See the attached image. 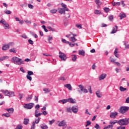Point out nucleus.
Instances as JSON below:
<instances>
[{"label": "nucleus", "mask_w": 129, "mask_h": 129, "mask_svg": "<svg viewBox=\"0 0 129 129\" xmlns=\"http://www.w3.org/2000/svg\"><path fill=\"white\" fill-rule=\"evenodd\" d=\"M11 61L16 65H22L24 64V60L17 56L13 57L11 59Z\"/></svg>", "instance_id": "obj_1"}, {"label": "nucleus", "mask_w": 129, "mask_h": 129, "mask_svg": "<svg viewBox=\"0 0 129 129\" xmlns=\"http://www.w3.org/2000/svg\"><path fill=\"white\" fill-rule=\"evenodd\" d=\"M61 6L63 8L58 9V12L60 15H64L65 12H69V9L66 7V5L64 3H61Z\"/></svg>", "instance_id": "obj_2"}, {"label": "nucleus", "mask_w": 129, "mask_h": 129, "mask_svg": "<svg viewBox=\"0 0 129 129\" xmlns=\"http://www.w3.org/2000/svg\"><path fill=\"white\" fill-rule=\"evenodd\" d=\"M118 123L121 126L127 125V124H129V118L121 119L118 120Z\"/></svg>", "instance_id": "obj_3"}, {"label": "nucleus", "mask_w": 129, "mask_h": 129, "mask_svg": "<svg viewBox=\"0 0 129 129\" xmlns=\"http://www.w3.org/2000/svg\"><path fill=\"white\" fill-rule=\"evenodd\" d=\"M129 107L126 106H121L120 109H119L118 111L120 113H125L128 110Z\"/></svg>", "instance_id": "obj_4"}, {"label": "nucleus", "mask_w": 129, "mask_h": 129, "mask_svg": "<svg viewBox=\"0 0 129 129\" xmlns=\"http://www.w3.org/2000/svg\"><path fill=\"white\" fill-rule=\"evenodd\" d=\"M59 57L61 59V61H66V59H67V57L66 56V54L65 53L59 51Z\"/></svg>", "instance_id": "obj_5"}, {"label": "nucleus", "mask_w": 129, "mask_h": 129, "mask_svg": "<svg viewBox=\"0 0 129 129\" xmlns=\"http://www.w3.org/2000/svg\"><path fill=\"white\" fill-rule=\"evenodd\" d=\"M35 104L34 103H30L28 104H25L24 105V108H26V109H32L34 107Z\"/></svg>", "instance_id": "obj_6"}, {"label": "nucleus", "mask_w": 129, "mask_h": 129, "mask_svg": "<svg viewBox=\"0 0 129 129\" xmlns=\"http://www.w3.org/2000/svg\"><path fill=\"white\" fill-rule=\"evenodd\" d=\"M79 87L80 88L81 91H82L83 92H84V93H88V91L87 90V89L84 88V87H83V85H79Z\"/></svg>", "instance_id": "obj_7"}, {"label": "nucleus", "mask_w": 129, "mask_h": 129, "mask_svg": "<svg viewBox=\"0 0 129 129\" xmlns=\"http://www.w3.org/2000/svg\"><path fill=\"white\" fill-rule=\"evenodd\" d=\"M72 111L74 112V113H77L78 112V107L77 106H73L72 107Z\"/></svg>", "instance_id": "obj_8"}, {"label": "nucleus", "mask_w": 129, "mask_h": 129, "mask_svg": "<svg viewBox=\"0 0 129 129\" xmlns=\"http://www.w3.org/2000/svg\"><path fill=\"white\" fill-rule=\"evenodd\" d=\"M96 95L98 98H101L102 97V93L100 91V90H98L96 92Z\"/></svg>", "instance_id": "obj_9"}, {"label": "nucleus", "mask_w": 129, "mask_h": 129, "mask_svg": "<svg viewBox=\"0 0 129 129\" xmlns=\"http://www.w3.org/2000/svg\"><path fill=\"white\" fill-rule=\"evenodd\" d=\"M118 113L116 112H112L110 114V117L111 118H115L117 115Z\"/></svg>", "instance_id": "obj_10"}, {"label": "nucleus", "mask_w": 129, "mask_h": 129, "mask_svg": "<svg viewBox=\"0 0 129 129\" xmlns=\"http://www.w3.org/2000/svg\"><path fill=\"white\" fill-rule=\"evenodd\" d=\"M10 49V45L8 44L4 45L2 47V50L3 51H7Z\"/></svg>", "instance_id": "obj_11"}, {"label": "nucleus", "mask_w": 129, "mask_h": 129, "mask_svg": "<svg viewBox=\"0 0 129 129\" xmlns=\"http://www.w3.org/2000/svg\"><path fill=\"white\" fill-rule=\"evenodd\" d=\"M117 26H115V27H113L112 32H111V34H115V33H116L117 32V29H118Z\"/></svg>", "instance_id": "obj_12"}, {"label": "nucleus", "mask_w": 129, "mask_h": 129, "mask_svg": "<svg viewBox=\"0 0 129 129\" xmlns=\"http://www.w3.org/2000/svg\"><path fill=\"white\" fill-rule=\"evenodd\" d=\"M1 92H2L6 96H9L10 93V92L8 90L5 91L4 90H1Z\"/></svg>", "instance_id": "obj_13"}, {"label": "nucleus", "mask_w": 129, "mask_h": 129, "mask_svg": "<svg viewBox=\"0 0 129 129\" xmlns=\"http://www.w3.org/2000/svg\"><path fill=\"white\" fill-rule=\"evenodd\" d=\"M68 102H70V103H76V100L73 99L72 98H70L68 99Z\"/></svg>", "instance_id": "obj_14"}, {"label": "nucleus", "mask_w": 129, "mask_h": 129, "mask_svg": "<svg viewBox=\"0 0 129 129\" xmlns=\"http://www.w3.org/2000/svg\"><path fill=\"white\" fill-rule=\"evenodd\" d=\"M95 2L96 5L98 6H97L98 9L99 8V7H100V6H101V5H102V3L100 2V0H95Z\"/></svg>", "instance_id": "obj_15"}, {"label": "nucleus", "mask_w": 129, "mask_h": 129, "mask_svg": "<svg viewBox=\"0 0 129 129\" xmlns=\"http://www.w3.org/2000/svg\"><path fill=\"white\" fill-rule=\"evenodd\" d=\"M66 124V122H65V120H63L58 123V126H64Z\"/></svg>", "instance_id": "obj_16"}, {"label": "nucleus", "mask_w": 129, "mask_h": 129, "mask_svg": "<svg viewBox=\"0 0 129 129\" xmlns=\"http://www.w3.org/2000/svg\"><path fill=\"white\" fill-rule=\"evenodd\" d=\"M66 112L71 113L72 112V108L68 107L66 108Z\"/></svg>", "instance_id": "obj_17"}, {"label": "nucleus", "mask_w": 129, "mask_h": 129, "mask_svg": "<svg viewBox=\"0 0 129 129\" xmlns=\"http://www.w3.org/2000/svg\"><path fill=\"white\" fill-rule=\"evenodd\" d=\"M106 77V74H102L99 77V80H103Z\"/></svg>", "instance_id": "obj_18"}, {"label": "nucleus", "mask_w": 129, "mask_h": 129, "mask_svg": "<svg viewBox=\"0 0 129 129\" xmlns=\"http://www.w3.org/2000/svg\"><path fill=\"white\" fill-rule=\"evenodd\" d=\"M79 54L82 56H85V51L84 50H79Z\"/></svg>", "instance_id": "obj_19"}, {"label": "nucleus", "mask_w": 129, "mask_h": 129, "mask_svg": "<svg viewBox=\"0 0 129 129\" xmlns=\"http://www.w3.org/2000/svg\"><path fill=\"white\" fill-rule=\"evenodd\" d=\"M64 87H67L69 89V90H72V87L70 84H68L64 85Z\"/></svg>", "instance_id": "obj_20"}, {"label": "nucleus", "mask_w": 129, "mask_h": 129, "mask_svg": "<svg viewBox=\"0 0 129 129\" xmlns=\"http://www.w3.org/2000/svg\"><path fill=\"white\" fill-rule=\"evenodd\" d=\"M6 110L9 113H14V111L15 109H14V108H11L6 109Z\"/></svg>", "instance_id": "obj_21"}, {"label": "nucleus", "mask_w": 129, "mask_h": 129, "mask_svg": "<svg viewBox=\"0 0 129 129\" xmlns=\"http://www.w3.org/2000/svg\"><path fill=\"white\" fill-rule=\"evenodd\" d=\"M9 58V56H4L3 57H0V62L2 61H5V60H7Z\"/></svg>", "instance_id": "obj_22"}, {"label": "nucleus", "mask_w": 129, "mask_h": 129, "mask_svg": "<svg viewBox=\"0 0 129 129\" xmlns=\"http://www.w3.org/2000/svg\"><path fill=\"white\" fill-rule=\"evenodd\" d=\"M117 48H116L114 52V55L115 56V57L118 58L119 57V54H117Z\"/></svg>", "instance_id": "obj_23"}, {"label": "nucleus", "mask_w": 129, "mask_h": 129, "mask_svg": "<svg viewBox=\"0 0 129 129\" xmlns=\"http://www.w3.org/2000/svg\"><path fill=\"white\" fill-rule=\"evenodd\" d=\"M9 51L10 53H14V54H16L17 53V50L15 48H12L9 50Z\"/></svg>", "instance_id": "obj_24"}, {"label": "nucleus", "mask_w": 129, "mask_h": 129, "mask_svg": "<svg viewBox=\"0 0 129 129\" xmlns=\"http://www.w3.org/2000/svg\"><path fill=\"white\" fill-rule=\"evenodd\" d=\"M72 61H73V62H75V61H76V60L77 59V56H76V55H75V54L72 55Z\"/></svg>", "instance_id": "obj_25"}, {"label": "nucleus", "mask_w": 129, "mask_h": 129, "mask_svg": "<svg viewBox=\"0 0 129 129\" xmlns=\"http://www.w3.org/2000/svg\"><path fill=\"white\" fill-rule=\"evenodd\" d=\"M63 15L66 19H69V18H70V14L69 13H66V12H64Z\"/></svg>", "instance_id": "obj_26"}, {"label": "nucleus", "mask_w": 129, "mask_h": 129, "mask_svg": "<svg viewBox=\"0 0 129 129\" xmlns=\"http://www.w3.org/2000/svg\"><path fill=\"white\" fill-rule=\"evenodd\" d=\"M109 123L110 124H112V125H113L115 124V123H118V121H117V120H115L114 121H110Z\"/></svg>", "instance_id": "obj_27"}, {"label": "nucleus", "mask_w": 129, "mask_h": 129, "mask_svg": "<svg viewBox=\"0 0 129 129\" xmlns=\"http://www.w3.org/2000/svg\"><path fill=\"white\" fill-rule=\"evenodd\" d=\"M94 14L95 15H101V11L100 10H96L94 11Z\"/></svg>", "instance_id": "obj_28"}, {"label": "nucleus", "mask_w": 129, "mask_h": 129, "mask_svg": "<svg viewBox=\"0 0 129 129\" xmlns=\"http://www.w3.org/2000/svg\"><path fill=\"white\" fill-rule=\"evenodd\" d=\"M70 40H71L72 42H76V41H77V39H76V38L74 36L71 37L70 38Z\"/></svg>", "instance_id": "obj_29"}, {"label": "nucleus", "mask_w": 129, "mask_h": 129, "mask_svg": "<svg viewBox=\"0 0 129 129\" xmlns=\"http://www.w3.org/2000/svg\"><path fill=\"white\" fill-rule=\"evenodd\" d=\"M29 120H30L29 119L25 118L23 123H24L25 124V125H27V124H28V123H29Z\"/></svg>", "instance_id": "obj_30"}, {"label": "nucleus", "mask_w": 129, "mask_h": 129, "mask_svg": "<svg viewBox=\"0 0 129 129\" xmlns=\"http://www.w3.org/2000/svg\"><path fill=\"white\" fill-rule=\"evenodd\" d=\"M119 16L120 18V20H122L123 19V18H125L126 16H125V14H120Z\"/></svg>", "instance_id": "obj_31"}, {"label": "nucleus", "mask_w": 129, "mask_h": 129, "mask_svg": "<svg viewBox=\"0 0 129 129\" xmlns=\"http://www.w3.org/2000/svg\"><path fill=\"white\" fill-rule=\"evenodd\" d=\"M58 102H62L63 104H64V103H67V102H68V100L67 99L61 100L60 101H59Z\"/></svg>", "instance_id": "obj_32"}, {"label": "nucleus", "mask_w": 129, "mask_h": 129, "mask_svg": "<svg viewBox=\"0 0 129 129\" xmlns=\"http://www.w3.org/2000/svg\"><path fill=\"white\" fill-rule=\"evenodd\" d=\"M57 11L58 10L56 9H52L50 11V13H51V14H56V13H57Z\"/></svg>", "instance_id": "obj_33"}, {"label": "nucleus", "mask_w": 129, "mask_h": 129, "mask_svg": "<svg viewBox=\"0 0 129 129\" xmlns=\"http://www.w3.org/2000/svg\"><path fill=\"white\" fill-rule=\"evenodd\" d=\"M8 96L11 97H13V96H15V92H9V95Z\"/></svg>", "instance_id": "obj_34"}, {"label": "nucleus", "mask_w": 129, "mask_h": 129, "mask_svg": "<svg viewBox=\"0 0 129 129\" xmlns=\"http://www.w3.org/2000/svg\"><path fill=\"white\" fill-rule=\"evenodd\" d=\"M0 23L2 24L3 25H4V26H5V25L7 24V22H6V21L5 20H4V19H2L0 21Z\"/></svg>", "instance_id": "obj_35"}, {"label": "nucleus", "mask_w": 129, "mask_h": 129, "mask_svg": "<svg viewBox=\"0 0 129 129\" xmlns=\"http://www.w3.org/2000/svg\"><path fill=\"white\" fill-rule=\"evenodd\" d=\"M4 28L6 30L9 29V28H10V25L7 23L5 25H4Z\"/></svg>", "instance_id": "obj_36"}, {"label": "nucleus", "mask_w": 129, "mask_h": 129, "mask_svg": "<svg viewBox=\"0 0 129 129\" xmlns=\"http://www.w3.org/2000/svg\"><path fill=\"white\" fill-rule=\"evenodd\" d=\"M33 98V95H30V96H28L27 98H26V100L27 101H30L31 100V99H32Z\"/></svg>", "instance_id": "obj_37"}, {"label": "nucleus", "mask_w": 129, "mask_h": 129, "mask_svg": "<svg viewBox=\"0 0 129 129\" xmlns=\"http://www.w3.org/2000/svg\"><path fill=\"white\" fill-rule=\"evenodd\" d=\"M103 10H104L105 13H108V12H109V11H110L109 8H106V7L104 8Z\"/></svg>", "instance_id": "obj_38"}, {"label": "nucleus", "mask_w": 129, "mask_h": 129, "mask_svg": "<svg viewBox=\"0 0 129 129\" xmlns=\"http://www.w3.org/2000/svg\"><path fill=\"white\" fill-rule=\"evenodd\" d=\"M124 45L125 46V49H129V44L125 42L124 43Z\"/></svg>", "instance_id": "obj_39"}, {"label": "nucleus", "mask_w": 129, "mask_h": 129, "mask_svg": "<svg viewBox=\"0 0 129 129\" xmlns=\"http://www.w3.org/2000/svg\"><path fill=\"white\" fill-rule=\"evenodd\" d=\"M43 91H44L45 93H49L50 92V90L48 88L43 89Z\"/></svg>", "instance_id": "obj_40"}, {"label": "nucleus", "mask_w": 129, "mask_h": 129, "mask_svg": "<svg viewBox=\"0 0 129 129\" xmlns=\"http://www.w3.org/2000/svg\"><path fill=\"white\" fill-rule=\"evenodd\" d=\"M120 91H125L126 90V88H123V87H120Z\"/></svg>", "instance_id": "obj_41"}, {"label": "nucleus", "mask_w": 129, "mask_h": 129, "mask_svg": "<svg viewBox=\"0 0 129 129\" xmlns=\"http://www.w3.org/2000/svg\"><path fill=\"white\" fill-rule=\"evenodd\" d=\"M23 128V126L21 124H19L17 126L15 129H22Z\"/></svg>", "instance_id": "obj_42"}, {"label": "nucleus", "mask_w": 129, "mask_h": 129, "mask_svg": "<svg viewBox=\"0 0 129 129\" xmlns=\"http://www.w3.org/2000/svg\"><path fill=\"white\" fill-rule=\"evenodd\" d=\"M27 73L28 75H29V76H31V75H34V73L32 71H28Z\"/></svg>", "instance_id": "obj_43"}, {"label": "nucleus", "mask_w": 129, "mask_h": 129, "mask_svg": "<svg viewBox=\"0 0 129 129\" xmlns=\"http://www.w3.org/2000/svg\"><path fill=\"white\" fill-rule=\"evenodd\" d=\"M90 124H91V122L90 121H87L86 127H87V126H88V125H90Z\"/></svg>", "instance_id": "obj_44"}, {"label": "nucleus", "mask_w": 129, "mask_h": 129, "mask_svg": "<svg viewBox=\"0 0 129 129\" xmlns=\"http://www.w3.org/2000/svg\"><path fill=\"white\" fill-rule=\"evenodd\" d=\"M42 28L44 29L45 32H46V33L48 32V29H46V26L43 25L42 26Z\"/></svg>", "instance_id": "obj_45"}, {"label": "nucleus", "mask_w": 129, "mask_h": 129, "mask_svg": "<svg viewBox=\"0 0 129 129\" xmlns=\"http://www.w3.org/2000/svg\"><path fill=\"white\" fill-rule=\"evenodd\" d=\"M61 42H62V43H65V44H68L69 43V41H67L66 40L64 39H62Z\"/></svg>", "instance_id": "obj_46"}, {"label": "nucleus", "mask_w": 129, "mask_h": 129, "mask_svg": "<svg viewBox=\"0 0 129 129\" xmlns=\"http://www.w3.org/2000/svg\"><path fill=\"white\" fill-rule=\"evenodd\" d=\"M42 113H38L37 114H36L35 115V116H36V117H39V116H41V115H42Z\"/></svg>", "instance_id": "obj_47"}, {"label": "nucleus", "mask_w": 129, "mask_h": 129, "mask_svg": "<svg viewBox=\"0 0 129 129\" xmlns=\"http://www.w3.org/2000/svg\"><path fill=\"white\" fill-rule=\"evenodd\" d=\"M5 13L7 15H11V14H12V12H11V11H9V10L5 11Z\"/></svg>", "instance_id": "obj_48"}, {"label": "nucleus", "mask_w": 129, "mask_h": 129, "mask_svg": "<svg viewBox=\"0 0 129 129\" xmlns=\"http://www.w3.org/2000/svg\"><path fill=\"white\" fill-rule=\"evenodd\" d=\"M26 77L27 79H28V80H30V81H32V77L27 75Z\"/></svg>", "instance_id": "obj_49"}, {"label": "nucleus", "mask_w": 129, "mask_h": 129, "mask_svg": "<svg viewBox=\"0 0 129 129\" xmlns=\"http://www.w3.org/2000/svg\"><path fill=\"white\" fill-rule=\"evenodd\" d=\"M3 116H6V117H10V114L9 113H5V114H3L2 115Z\"/></svg>", "instance_id": "obj_50"}, {"label": "nucleus", "mask_w": 129, "mask_h": 129, "mask_svg": "<svg viewBox=\"0 0 129 129\" xmlns=\"http://www.w3.org/2000/svg\"><path fill=\"white\" fill-rule=\"evenodd\" d=\"M76 26L77 27L78 29H81L82 28L81 24H77Z\"/></svg>", "instance_id": "obj_51"}, {"label": "nucleus", "mask_w": 129, "mask_h": 129, "mask_svg": "<svg viewBox=\"0 0 129 129\" xmlns=\"http://www.w3.org/2000/svg\"><path fill=\"white\" fill-rule=\"evenodd\" d=\"M68 44H69V46H70L71 47H74V46H75V44L71 43V42H69Z\"/></svg>", "instance_id": "obj_52"}, {"label": "nucleus", "mask_w": 129, "mask_h": 129, "mask_svg": "<svg viewBox=\"0 0 129 129\" xmlns=\"http://www.w3.org/2000/svg\"><path fill=\"white\" fill-rule=\"evenodd\" d=\"M35 123H39V122H40V118L38 117L37 119H35Z\"/></svg>", "instance_id": "obj_53"}, {"label": "nucleus", "mask_w": 129, "mask_h": 129, "mask_svg": "<svg viewBox=\"0 0 129 129\" xmlns=\"http://www.w3.org/2000/svg\"><path fill=\"white\" fill-rule=\"evenodd\" d=\"M39 111H40V109H37L36 110H35V113H34V115L39 113Z\"/></svg>", "instance_id": "obj_54"}, {"label": "nucleus", "mask_w": 129, "mask_h": 129, "mask_svg": "<svg viewBox=\"0 0 129 129\" xmlns=\"http://www.w3.org/2000/svg\"><path fill=\"white\" fill-rule=\"evenodd\" d=\"M95 128L96 129H100V126H99V125H98V124L97 123L95 125Z\"/></svg>", "instance_id": "obj_55"}, {"label": "nucleus", "mask_w": 129, "mask_h": 129, "mask_svg": "<svg viewBox=\"0 0 129 129\" xmlns=\"http://www.w3.org/2000/svg\"><path fill=\"white\" fill-rule=\"evenodd\" d=\"M41 127L42 129H47L48 128V126H47L46 125H44L43 126H41Z\"/></svg>", "instance_id": "obj_56"}, {"label": "nucleus", "mask_w": 129, "mask_h": 129, "mask_svg": "<svg viewBox=\"0 0 129 129\" xmlns=\"http://www.w3.org/2000/svg\"><path fill=\"white\" fill-rule=\"evenodd\" d=\"M117 129H125V127L120 126L117 127Z\"/></svg>", "instance_id": "obj_57"}, {"label": "nucleus", "mask_w": 129, "mask_h": 129, "mask_svg": "<svg viewBox=\"0 0 129 129\" xmlns=\"http://www.w3.org/2000/svg\"><path fill=\"white\" fill-rule=\"evenodd\" d=\"M28 42L29 44H30V45H33V44H34L33 40H32L31 39H29Z\"/></svg>", "instance_id": "obj_58"}, {"label": "nucleus", "mask_w": 129, "mask_h": 129, "mask_svg": "<svg viewBox=\"0 0 129 129\" xmlns=\"http://www.w3.org/2000/svg\"><path fill=\"white\" fill-rule=\"evenodd\" d=\"M28 8L29 9H34V6L32 5L29 4L28 5Z\"/></svg>", "instance_id": "obj_59"}, {"label": "nucleus", "mask_w": 129, "mask_h": 129, "mask_svg": "<svg viewBox=\"0 0 129 129\" xmlns=\"http://www.w3.org/2000/svg\"><path fill=\"white\" fill-rule=\"evenodd\" d=\"M55 122V120L53 119L52 120L49 121V124H53Z\"/></svg>", "instance_id": "obj_60"}, {"label": "nucleus", "mask_w": 129, "mask_h": 129, "mask_svg": "<svg viewBox=\"0 0 129 129\" xmlns=\"http://www.w3.org/2000/svg\"><path fill=\"white\" fill-rule=\"evenodd\" d=\"M59 80H62L63 81H65V80H66L65 79V78H64V77H61L60 78H59Z\"/></svg>", "instance_id": "obj_61"}, {"label": "nucleus", "mask_w": 129, "mask_h": 129, "mask_svg": "<svg viewBox=\"0 0 129 129\" xmlns=\"http://www.w3.org/2000/svg\"><path fill=\"white\" fill-rule=\"evenodd\" d=\"M109 19L110 21H112V20H113V16L111 15V16H109Z\"/></svg>", "instance_id": "obj_62"}, {"label": "nucleus", "mask_w": 129, "mask_h": 129, "mask_svg": "<svg viewBox=\"0 0 129 129\" xmlns=\"http://www.w3.org/2000/svg\"><path fill=\"white\" fill-rule=\"evenodd\" d=\"M114 64L116 65V66H120V63L119 62H114Z\"/></svg>", "instance_id": "obj_63"}, {"label": "nucleus", "mask_w": 129, "mask_h": 129, "mask_svg": "<svg viewBox=\"0 0 129 129\" xmlns=\"http://www.w3.org/2000/svg\"><path fill=\"white\" fill-rule=\"evenodd\" d=\"M31 129H35V122H33V125L31 126Z\"/></svg>", "instance_id": "obj_64"}]
</instances>
